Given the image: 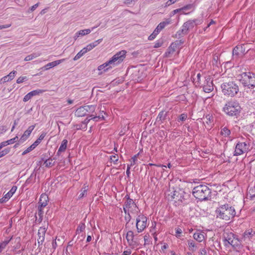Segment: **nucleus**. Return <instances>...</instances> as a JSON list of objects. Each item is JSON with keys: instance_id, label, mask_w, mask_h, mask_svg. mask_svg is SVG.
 Returning a JSON list of instances; mask_svg holds the SVG:
<instances>
[{"instance_id": "15", "label": "nucleus", "mask_w": 255, "mask_h": 255, "mask_svg": "<svg viewBox=\"0 0 255 255\" xmlns=\"http://www.w3.org/2000/svg\"><path fill=\"white\" fill-rule=\"evenodd\" d=\"M247 44H241L236 46L233 50V56H238L240 53L244 54L247 52L248 50L246 51V46Z\"/></svg>"}, {"instance_id": "49", "label": "nucleus", "mask_w": 255, "mask_h": 255, "mask_svg": "<svg viewBox=\"0 0 255 255\" xmlns=\"http://www.w3.org/2000/svg\"><path fill=\"white\" fill-rule=\"evenodd\" d=\"M45 136V133H41L40 135V136H39V137L38 138V139H37L36 141L38 142V143L39 144L40 143V142L41 141V140H43V139L44 138Z\"/></svg>"}, {"instance_id": "42", "label": "nucleus", "mask_w": 255, "mask_h": 255, "mask_svg": "<svg viewBox=\"0 0 255 255\" xmlns=\"http://www.w3.org/2000/svg\"><path fill=\"white\" fill-rule=\"evenodd\" d=\"M30 134L29 133H26L25 130L23 135L21 136L20 140L21 141H23L25 140L27 138V137L30 135Z\"/></svg>"}, {"instance_id": "45", "label": "nucleus", "mask_w": 255, "mask_h": 255, "mask_svg": "<svg viewBox=\"0 0 255 255\" xmlns=\"http://www.w3.org/2000/svg\"><path fill=\"white\" fill-rule=\"evenodd\" d=\"M18 136H16L14 138L7 140V141L9 145V144H12V143L16 142L18 140Z\"/></svg>"}, {"instance_id": "54", "label": "nucleus", "mask_w": 255, "mask_h": 255, "mask_svg": "<svg viewBox=\"0 0 255 255\" xmlns=\"http://www.w3.org/2000/svg\"><path fill=\"white\" fill-rule=\"evenodd\" d=\"M35 125H32L28 127L27 130H26V133H29L30 134L31 133L32 130L34 129Z\"/></svg>"}, {"instance_id": "46", "label": "nucleus", "mask_w": 255, "mask_h": 255, "mask_svg": "<svg viewBox=\"0 0 255 255\" xmlns=\"http://www.w3.org/2000/svg\"><path fill=\"white\" fill-rule=\"evenodd\" d=\"M110 159L112 162L116 164L118 160V156L117 154L112 155L111 156Z\"/></svg>"}, {"instance_id": "27", "label": "nucleus", "mask_w": 255, "mask_h": 255, "mask_svg": "<svg viewBox=\"0 0 255 255\" xmlns=\"http://www.w3.org/2000/svg\"><path fill=\"white\" fill-rule=\"evenodd\" d=\"M47 227L48 224H47L46 226H44V227H40L38 230V236H40L41 237L45 238V235L47 231Z\"/></svg>"}, {"instance_id": "50", "label": "nucleus", "mask_w": 255, "mask_h": 255, "mask_svg": "<svg viewBox=\"0 0 255 255\" xmlns=\"http://www.w3.org/2000/svg\"><path fill=\"white\" fill-rule=\"evenodd\" d=\"M165 26L163 25V24L161 22L155 28L157 31L159 32L162 29H163Z\"/></svg>"}, {"instance_id": "12", "label": "nucleus", "mask_w": 255, "mask_h": 255, "mask_svg": "<svg viewBox=\"0 0 255 255\" xmlns=\"http://www.w3.org/2000/svg\"><path fill=\"white\" fill-rule=\"evenodd\" d=\"M250 145L245 142H238L235 147L234 155L239 156L249 150Z\"/></svg>"}, {"instance_id": "41", "label": "nucleus", "mask_w": 255, "mask_h": 255, "mask_svg": "<svg viewBox=\"0 0 255 255\" xmlns=\"http://www.w3.org/2000/svg\"><path fill=\"white\" fill-rule=\"evenodd\" d=\"M103 40V39H99L95 41L93 43H90V45H91L93 49L95 48L96 46L98 45Z\"/></svg>"}, {"instance_id": "6", "label": "nucleus", "mask_w": 255, "mask_h": 255, "mask_svg": "<svg viewBox=\"0 0 255 255\" xmlns=\"http://www.w3.org/2000/svg\"><path fill=\"white\" fill-rule=\"evenodd\" d=\"M170 193L168 194V196H170L171 199H174L175 202L180 203H185L189 199V195L185 193L183 189L178 188L177 190L169 191Z\"/></svg>"}, {"instance_id": "63", "label": "nucleus", "mask_w": 255, "mask_h": 255, "mask_svg": "<svg viewBox=\"0 0 255 255\" xmlns=\"http://www.w3.org/2000/svg\"><path fill=\"white\" fill-rule=\"evenodd\" d=\"M86 192H87L86 189H85L84 190H82L81 193L79 195V198H83L85 194L86 193Z\"/></svg>"}, {"instance_id": "59", "label": "nucleus", "mask_w": 255, "mask_h": 255, "mask_svg": "<svg viewBox=\"0 0 255 255\" xmlns=\"http://www.w3.org/2000/svg\"><path fill=\"white\" fill-rule=\"evenodd\" d=\"M90 117H91V119L93 120L94 121L97 122L99 120V118L100 117V115L98 116H94L93 115H91Z\"/></svg>"}, {"instance_id": "62", "label": "nucleus", "mask_w": 255, "mask_h": 255, "mask_svg": "<svg viewBox=\"0 0 255 255\" xmlns=\"http://www.w3.org/2000/svg\"><path fill=\"white\" fill-rule=\"evenodd\" d=\"M10 26H11V24L0 25V29L7 28L9 27Z\"/></svg>"}, {"instance_id": "51", "label": "nucleus", "mask_w": 255, "mask_h": 255, "mask_svg": "<svg viewBox=\"0 0 255 255\" xmlns=\"http://www.w3.org/2000/svg\"><path fill=\"white\" fill-rule=\"evenodd\" d=\"M162 44H163V42L162 41L158 40L155 42V43L154 45V48H158V47L161 46Z\"/></svg>"}, {"instance_id": "16", "label": "nucleus", "mask_w": 255, "mask_h": 255, "mask_svg": "<svg viewBox=\"0 0 255 255\" xmlns=\"http://www.w3.org/2000/svg\"><path fill=\"white\" fill-rule=\"evenodd\" d=\"M45 91L46 90L41 89H37L35 90L32 91L28 93L24 97L23 101V102H26L30 100L32 97L36 95H38L40 94L45 92Z\"/></svg>"}, {"instance_id": "28", "label": "nucleus", "mask_w": 255, "mask_h": 255, "mask_svg": "<svg viewBox=\"0 0 255 255\" xmlns=\"http://www.w3.org/2000/svg\"><path fill=\"white\" fill-rule=\"evenodd\" d=\"M39 144L38 142L36 141L29 147H28L26 150H25L22 153V155H25L26 154L29 153L32 150H33Z\"/></svg>"}, {"instance_id": "13", "label": "nucleus", "mask_w": 255, "mask_h": 255, "mask_svg": "<svg viewBox=\"0 0 255 255\" xmlns=\"http://www.w3.org/2000/svg\"><path fill=\"white\" fill-rule=\"evenodd\" d=\"M138 207L133 200L128 196L127 200L124 205V211L125 214L128 212L132 213L133 211L137 212Z\"/></svg>"}, {"instance_id": "56", "label": "nucleus", "mask_w": 255, "mask_h": 255, "mask_svg": "<svg viewBox=\"0 0 255 255\" xmlns=\"http://www.w3.org/2000/svg\"><path fill=\"white\" fill-rule=\"evenodd\" d=\"M171 20L170 18H167L165 20H164L161 22H162V23L163 24V25L165 27L166 25L171 23Z\"/></svg>"}, {"instance_id": "24", "label": "nucleus", "mask_w": 255, "mask_h": 255, "mask_svg": "<svg viewBox=\"0 0 255 255\" xmlns=\"http://www.w3.org/2000/svg\"><path fill=\"white\" fill-rule=\"evenodd\" d=\"M193 238L198 242H202L205 239L204 234L199 231L195 232L193 234Z\"/></svg>"}, {"instance_id": "1", "label": "nucleus", "mask_w": 255, "mask_h": 255, "mask_svg": "<svg viewBox=\"0 0 255 255\" xmlns=\"http://www.w3.org/2000/svg\"><path fill=\"white\" fill-rule=\"evenodd\" d=\"M126 50H121L117 52L109 61L99 66L98 70H103L104 72L108 71L121 63L126 58Z\"/></svg>"}, {"instance_id": "48", "label": "nucleus", "mask_w": 255, "mask_h": 255, "mask_svg": "<svg viewBox=\"0 0 255 255\" xmlns=\"http://www.w3.org/2000/svg\"><path fill=\"white\" fill-rule=\"evenodd\" d=\"M82 49L86 53L87 52L90 51V50L93 49V48L92 47V46L90 45V44H89L86 47L83 48Z\"/></svg>"}, {"instance_id": "10", "label": "nucleus", "mask_w": 255, "mask_h": 255, "mask_svg": "<svg viewBox=\"0 0 255 255\" xmlns=\"http://www.w3.org/2000/svg\"><path fill=\"white\" fill-rule=\"evenodd\" d=\"M95 106L93 105L82 106L76 110L75 114L78 117H84L88 113L94 112L95 110Z\"/></svg>"}, {"instance_id": "36", "label": "nucleus", "mask_w": 255, "mask_h": 255, "mask_svg": "<svg viewBox=\"0 0 255 255\" xmlns=\"http://www.w3.org/2000/svg\"><path fill=\"white\" fill-rule=\"evenodd\" d=\"M85 53H86L84 52V51L82 49L76 54V55L73 58V60L75 61L78 60Z\"/></svg>"}, {"instance_id": "9", "label": "nucleus", "mask_w": 255, "mask_h": 255, "mask_svg": "<svg viewBox=\"0 0 255 255\" xmlns=\"http://www.w3.org/2000/svg\"><path fill=\"white\" fill-rule=\"evenodd\" d=\"M126 239L128 245L132 248L137 247L140 244V241L141 240L139 237H135L133 232L131 231L127 232Z\"/></svg>"}, {"instance_id": "21", "label": "nucleus", "mask_w": 255, "mask_h": 255, "mask_svg": "<svg viewBox=\"0 0 255 255\" xmlns=\"http://www.w3.org/2000/svg\"><path fill=\"white\" fill-rule=\"evenodd\" d=\"M43 214L44 211H43V209L38 208V213H36L35 215L36 218L35 221V223L39 224L42 221Z\"/></svg>"}, {"instance_id": "4", "label": "nucleus", "mask_w": 255, "mask_h": 255, "mask_svg": "<svg viewBox=\"0 0 255 255\" xmlns=\"http://www.w3.org/2000/svg\"><path fill=\"white\" fill-rule=\"evenodd\" d=\"M221 88L224 95L231 97H234L239 91V86L234 81L223 83Z\"/></svg>"}, {"instance_id": "11", "label": "nucleus", "mask_w": 255, "mask_h": 255, "mask_svg": "<svg viewBox=\"0 0 255 255\" xmlns=\"http://www.w3.org/2000/svg\"><path fill=\"white\" fill-rule=\"evenodd\" d=\"M147 226V218L143 214H139L136 219V227L138 233L142 232Z\"/></svg>"}, {"instance_id": "35", "label": "nucleus", "mask_w": 255, "mask_h": 255, "mask_svg": "<svg viewBox=\"0 0 255 255\" xmlns=\"http://www.w3.org/2000/svg\"><path fill=\"white\" fill-rule=\"evenodd\" d=\"M46 167H50L54 165V161H53V159L52 158H49L46 160L44 163Z\"/></svg>"}, {"instance_id": "32", "label": "nucleus", "mask_w": 255, "mask_h": 255, "mask_svg": "<svg viewBox=\"0 0 255 255\" xmlns=\"http://www.w3.org/2000/svg\"><path fill=\"white\" fill-rule=\"evenodd\" d=\"M12 239V237L10 238V239L7 240H5L1 242L0 244V253L2 252V251L6 247L7 244L9 243L10 241Z\"/></svg>"}, {"instance_id": "30", "label": "nucleus", "mask_w": 255, "mask_h": 255, "mask_svg": "<svg viewBox=\"0 0 255 255\" xmlns=\"http://www.w3.org/2000/svg\"><path fill=\"white\" fill-rule=\"evenodd\" d=\"M98 26H95L92 28V29H83L81 30L78 31V34L80 35V36H84L85 35H87L88 34H89L92 30H93L95 28L97 27Z\"/></svg>"}, {"instance_id": "25", "label": "nucleus", "mask_w": 255, "mask_h": 255, "mask_svg": "<svg viewBox=\"0 0 255 255\" xmlns=\"http://www.w3.org/2000/svg\"><path fill=\"white\" fill-rule=\"evenodd\" d=\"M188 245L189 250L194 252L197 249V244L192 240H188Z\"/></svg>"}, {"instance_id": "53", "label": "nucleus", "mask_w": 255, "mask_h": 255, "mask_svg": "<svg viewBox=\"0 0 255 255\" xmlns=\"http://www.w3.org/2000/svg\"><path fill=\"white\" fill-rule=\"evenodd\" d=\"M44 239H45V238L41 237L40 236L38 237V238L37 239V243L38 244V247H39L40 245H42V243L44 241Z\"/></svg>"}, {"instance_id": "23", "label": "nucleus", "mask_w": 255, "mask_h": 255, "mask_svg": "<svg viewBox=\"0 0 255 255\" xmlns=\"http://www.w3.org/2000/svg\"><path fill=\"white\" fill-rule=\"evenodd\" d=\"M68 141L67 139H63L62 141L61 144L60 145L58 151L57 152V155L59 156L62 152H64L67 148Z\"/></svg>"}, {"instance_id": "60", "label": "nucleus", "mask_w": 255, "mask_h": 255, "mask_svg": "<svg viewBox=\"0 0 255 255\" xmlns=\"http://www.w3.org/2000/svg\"><path fill=\"white\" fill-rule=\"evenodd\" d=\"M8 145L7 141H3L0 143V149L2 147Z\"/></svg>"}, {"instance_id": "58", "label": "nucleus", "mask_w": 255, "mask_h": 255, "mask_svg": "<svg viewBox=\"0 0 255 255\" xmlns=\"http://www.w3.org/2000/svg\"><path fill=\"white\" fill-rule=\"evenodd\" d=\"M9 198L8 197L4 195L2 198L0 199V203H3L6 202L7 201H8Z\"/></svg>"}, {"instance_id": "37", "label": "nucleus", "mask_w": 255, "mask_h": 255, "mask_svg": "<svg viewBox=\"0 0 255 255\" xmlns=\"http://www.w3.org/2000/svg\"><path fill=\"white\" fill-rule=\"evenodd\" d=\"M159 33V32L156 29L154 30V31L150 34L148 39L149 40H153L156 36V35Z\"/></svg>"}, {"instance_id": "8", "label": "nucleus", "mask_w": 255, "mask_h": 255, "mask_svg": "<svg viewBox=\"0 0 255 255\" xmlns=\"http://www.w3.org/2000/svg\"><path fill=\"white\" fill-rule=\"evenodd\" d=\"M240 81L244 87H255V75L251 72H244L241 75Z\"/></svg>"}, {"instance_id": "44", "label": "nucleus", "mask_w": 255, "mask_h": 255, "mask_svg": "<svg viewBox=\"0 0 255 255\" xmlns=\"http://www.w3.org/2000/svg\"><path fill=\"white\" fill-rule=\"evenodd\" d=\"M187 116L186 114H182L180 115V116L178 119V122L184 121L187 119Z\"/></svg>"}, {"instance_id": "22", "label": "nucleus", "mask_w": 255, "mask_h": 255, "mask_svg": "<svg viewBox=\"0 0 255 255\" xmlns=\"http://www.w3.org/2000/svg\"><path fill=\"white\" fill-rule=\"evenodd\" d=\"M64 60H65V59H63L56 60V61L49 63L47 64H46V65H45L43 68H44V69L45 70H47L49 69L50 68L54 67L59 65V64H60L61 62H62Z\"/></svg>"}, {"instance_id": "55", "label": "nucleus", "mask_w": 255, "mask_h": 255, "mask_svg": "<svg viewBox=\"0 0 255 255\" xmlns=\"http://www.w3.org/2000/svg\"><path fill=\"white\" fill-rule=\"evenodd\" d=\"M193 7V5L191 4H187L182 7V10H188V9H191Z\"/></svg>"}, {"instance_id": "52", "label": "nucleus", "mask_w": 255, "mask_h": 255, "mask_svg": "<svg viewBox=\"0 0 255 255\" xmlns=\"http://www.w3.org/2000/svg\"><path fill=\"white\" fill-rule=\"evenodd\" d=\"M182 233V231L180 228L176 229V237L178 238H180V234Z\"/></svg>"}, {"instance_id": "34", "label": "nucleus", "mask_w": 255, "mask_h": 255, "mask_svg": "<svg viewBox=\"0 0 255 255\" xmlns=\"http://www.w3.org/2000/svg\"><path fill=\"white\" fill-rule=\"evenodd\" d=\"M86 226L84 223H80L76 230V233L80 234V233L83 232L85 229Z\"/></svg>"}, {"instance_id": "18", "label": "nucleus", "mask_w": 255, "mask_h": 255, "mask_svg": "<svg viewBox=\"0 0 255 255\" xmlns=\"http://www.w3.org/2000/svg\"><path fill=\"white\" fill-rule=\"evenodd\" d=\"M203 89L204 92L207 93H209L213 90V81L210 78H208L206 80V82L203 86Z\"/></svg>"}, {"instance_id": "26", "label": "nucleus", "mask_w": 255, "mask_h": 255, "mask_svg": "<svg viewBox=\"0 0 255 255\" xmlns=\"http://www.w3.org/2000/svg\"><path fill=\"white\" fill-rule=\"evenodd\" d=\"M167 114V112H165L164 111L160 112L156 118V121L157 122H160V123H162L166 119Z\"/></svg>"}, {"instance_id": "14", "label": "nucleus", "mask_w": 255, "mask_h": 255, "mask_svg": "<svg viewBox=\"0 0 255 255\" xmlns=\"http://www.w3.org/2000/svg\"><path fill=\"white\" fill-rule=\"evenodd\" d=\"M236 237L234 234L230 231H225L223 234V241L225 246L230 245Z\"/></svg>"}, {"instance_id": "5", "label": "nucleus", "mask_w": 255, "mask_h": 255, "mask_svg": "<svg viewBox=\"0 0 255 255\" xmlns=\"http://www.w3.org/2000/svg\"><path fill=\"white\" fill-rule=\"evenodd\" d=\"M202 19H195L189 20L184 22L182 25L181 29L179 30L176 33V37H183L188 33L190 30L193 29L195 26L202 23Z\"/></svg>"}, {"instance_id": "47", "label": "nucleus", "mask_w": 255, "mask_h": 255, "mask_svg": "<svg viewBox=\"0 0 255 255\" xmlns=\"http://www.w3.org/2000/svg\"><path fill=\"white\" fill-rule=\"evenodd\" d=\"M176 48V44L174 43H172L168 47V48L171 50V52H173V53H174L175 51Z\"/></svg>"}, {"instance_id": "29", "label": "nucleus", "mask_w": 255, "mask_h": 255, "mask_svg": "<svg viewBox=\"0 0 255 255\" xmlns=\"http://www.w3.org/2000/svg\"><path fill=\"white\" fill-rule=\"evenodd\" d=\"M41 55L39 52L33 53L31 54L28 55L24 58V61H28L33 59L36 57H38Z\"/></svg>"}, {"instance_id": "33", "label": "nucleus", "mask_w": 255, "mask_h": 255, "mask_svg": "<svg viewBox=\"0 0 255 255\" xmlns=\"http://www.w3.org/2000/svg\"><path fill=\"white\" fill-rule=\"evenodd\" d=\"M17 189V187L15 186H13L10 191L8 192L5 195L8 198L10 199V198L13 195V194L15 192Z\"/></svg>"}, {"instance_id": "31", "label": "nucleus", "mask_w": 255, "mask_h": 255, "mask_svg": "<svg viewBox=\"0 0 255 255\" xmlns=\"http://www.w3.org/2000/svg\"><path fill=\"white\" fill-rule=\"evenodd\" d=\"M221 134L225 137H228L230 135L231 131L228 128L225 127L221 129Z\"/></svg>"}, {"instance_id": "38", "label": "nucleus", "mask_w": 255, "mask_h": 255, "mask_svg": "<svg viewBox=\"0 0 255 255\" xmlns=\"http://www.w3.org/2000/svg\"><path fill=\"white\" fill-rule=\"evenodd\" d=\"M130 212H127V214H126L127 215V216H126L125 217V220L127 221V223L126 224V227H125L126 229H127V228H128V224L129 222V221H130L131 218V216L130 215Z\"/></svg>"}, {"instance_id": "61", "label": "nucleus", "mask_w": 255, "mask_h": 255, "mask_svg": "<svg viewBox=\"0 0 255 255\" xmlns=\"http://www.w3.org/2000/svg\"><path fill=\"white\" fill-rule=\"evenodd\" d=\"M181 11H182V8H178V9H174V10H173L172 11L171 13H172V15H174V14H176L178 12H181Z\"/></svg>"}, {"instance_id": "64", "label": "nucleus", "mask_w": 255, "mask_h": 255, "mask_svg": "<svg viewBox=\"0 0 255 255\" xmlns=\"http://www.w3.org/2000/svg\"><path fill=\"white\" fill-rule=\"evenodd\" d=\"M1 80L3 81V83H5V82L10 81V80L9 79L7 76H5L3 77L1 79Z\"/></svg>"}, {"instance_id": "19", "label": "nucleus", "mask_w": 255, "mask_h": 255, "mask_svg": "<svg viewBox=\"0 0 255 255\" xmlns=\"http://www.w3.org/2000/svg\"><path fill=\"white\" fill-rule=\"evenodd\" d=\"M48 196L45 194H42L38 202V208L43 209L47 205Z\"/></svg>"}, {"instance_id": "40", "label": "nucleus", "mask_w": 255, "mask_h": 255, "mask_svg": "<svg viewBox=\"0 0 255 255\" xmlns=\"http://www.w3.org/2000/svg\"><path fill=\"white\" fill-rule=\"evenodd\" d=\"M10 151L9 148H6L0 152V158L8 154Z\"/></svg>"}, {"instance_id": "57", "label": "nucleus", "mask_w": 255, "mask_h": 255, "mask_svg": "<svg viewBox=\"0 0 255 255\" xmlns=\"http://www.w3.org/2000/svg\"><path fill=\"white\" fill-rule=\"evenodd\" d=\"M207 251L205 248L202 249L200 250L199 255H207Z\"/></svg>"}, {"instance_id": "17", "label": "nucleus", "mask_w": 255, "mask_h": 255, "mask_svg": "<svg viewBox=\"0 0 255 255\" xmlns=\"http://www.w3.org/2000/svg\"><path fill=\"white\" fill-rule=\"evenodd\" d=\"M255 235V230L253 229H249L246 230L242 235V240L246 243H248L253 238L254 236Z\"/></svg>"}, {"instance_id": "43", "label": "nucleus", "mask_w": 255, "mask_h": 255, "mask_svg": "<svg viewBox=\"0 0 255 255\" xmlns=\"http://www.w3.org/2000/svg\"><path fill=\"white\" fill-rule=\"evenodd\" d=\"M16 73L17 72L16 71L13 70L11 71L8 75H7L10 81L12 80L14 78Z\"/></svg>"}, {"instance_id": "7", "label": "nucleus", "mask_w": 255, "mask_h": 255, "mask_svg": "<svg viewBox=\"0 0 255 255\" xmlns=\"http://www.w3.org/2000/svg\"><path fill=\"white\" fill-rule=\"evenodd\" d=\"M241 110L240 104L233 101L228 102L223 108L224 112L230 116H237L240 114Z\"/></svg>"}, {"instance_id": "2", "label": "nucleus", "mask_w": 255, "mask_h": 255, "mask_svg": "<svg viewBox=\"0 0 255 255\" xmlns=\"http://www.w3.org/2000/svg\"><path fill=\"white\" fill-rule=\"evenodd\" d=\"M217 218L229 221L233 219L236 215V211L234 207L229 204L221 205L216 210Z\"/></svg>"}, {"instance_id": "39", "label": "nucleus", "mask_w": 255, "mask_h": 255, "mask_svg": "<svg viewBox=\"0 0 255 255\" xmlns=\"http://www.w3.org/2000/svg\"><path fill=\"white\" fill-rule=\"evenodd\" d=\"M28 80V78L26 76H21L19 77L16 80V83L17 84L22 83L25 81H26Z\"/></svg>"}, {"instance_id": "20", "label": "nucleus", "mask_w": 255, "mask_h": 255, "mask_svg": "<svg viewBox=\"0 0 255 255\" xmlns=\"http://www.w3.org/2000/svg\"><path fill=\"white\" fill-rule=\"evenodd\" d=\"M243 241L242 239H239L236 237L230 245H231L236 250L238 251L242 248V243Z\"/></svg>"}, {"instance_id": "3", "label": "nucleus", "mask_w": 255, "mask_h": 255, "mask_svg": "<svg viewBox=\"0 0 255 255\" xmlns=\"http://www.w3.org/2000/svg\"><path fill=\"white\" fill-rule=\"evenodd\" d=\"M211 190L205 185H199L195 187L192 191L193 195L197 199L201 201L208 200V198L211 196Z\"/></svg>"}]
</instances>
